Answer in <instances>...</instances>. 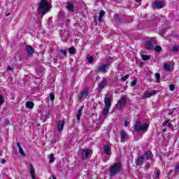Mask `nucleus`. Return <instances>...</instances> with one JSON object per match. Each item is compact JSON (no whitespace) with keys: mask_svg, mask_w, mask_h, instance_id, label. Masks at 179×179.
<instances>
[{"mask_svg":"<svg viewBox=\"0 0 179 179\" xmlns=\"http://www.w3.org/2000/svg\"><path fill=\"white\" fill-rule=\"evenodd\" d=\"M50 10V3L47 1V0H41L39 5H38V13L39 15H45L47 12Z\"/></svg>","mask_w":179,"mask_h":179,"instance_id":"obj_1","label":"nucleus"},{"mask_svg":"<svg viewBox=\"0 0 179 179\" xmlns=\"http://www.w3.org/2000/svg\"><path fill=\"white\" fill-rule=\"evenodd\" d=\"M149 128V124L148 123H143L141 122H136L134 125V131L137 132H146Z\"/></svg>","mask_w":179,"mask_h":179,"instance_id":"obj_2","label":"nucleus"},{"mask_svg":"<svg viewBox=\"0 0 179 179\" xmlns=\"http://www.w3.org/2000/svg\"><path fill=\"white\" fill-rule=\"evenodd\" d=\"M121 163L120 162L113 164L109 170L110 176H116V174H118V173H120V170H121Z\"/></svg>","mask_w":179,"mask_h":179,"instance_id":"obj_3","label":"nucleus"},{"mask_svg":"<svg viewBox=\"0 0 179 179\" xmlns=\"http://www.w3.org/2000/svg\"><path fill=\"white\" fill-rule=\"evenodd\" d=\"M88 96H89V89L85 88L78 95V100L79 101H83V100H85V99H86V97H87Z\"/></svg>","mask_w":179,"mask_h":179,"instance_id":"obj_4","label":"nucleus"},{"mask_svg":"<svg viewBox=\"0 0 179 179\" xmlns=\"http://www.w3.org/2000/svg\"><path fill=\"white\" fill-rule=\"evenodd\" d=\"M127 103V96H122L120 99V100L118 101L117 103L115 106V108L117 110H121L124 106H125Z\"/></svg>","mask_w":179,"mask_h":179,"instance_id":"obj_5","label":"nucleus"},{"mask_svg":"<svg viewBox=\"0 0 179 179\" xmlns=\"http://www.w3.org/2000/svg\"><path fill=\"white\" fill-rule=\"evenodd\" d=\"M103 152L106 155L104 162H107L108 160L110 159V156H111V148H110V145H104Z\"/></svg>","mask_w":179,"mask_h":179,"instance_id":"obj_6","label":"nucleus"},{"mask_svg":"<svg viewBox=\"0 0 179 179\" xmlns=\"http://www.w3.org/2000/svg\"><path fill=\"white\" fill-rule=\"evenodd\" d=\"M153 9H162V8H164V2L156 1L152 3Z\"/></svg>","mask_w":179,"mask_h":179,"instance_id":"obj_7","label":"nucleus"},{"mask_svg":"<svg viewBox=\"0 0 179 179\" xmlns=\"http://www.w3.org/2000/svg\"><path fill=\"white\" fill-rule=\"evenodd\" d=\"M108 80H110V78H103V80L101 81V83L98 85L99 89H100L101 90L102 89H104V87H106V85H107V83H108Z\"/></svg>","mask_w":179,"mask_h":179,"instance_id":"obj_8","label":"nucleus"},{"mask_svg":"<svg viewBox=\"0 0 179 179\" xmlns=\"http://www.w3.org/2000/svg\"><path fill=\"white\" fill-rule=\"evenodd\" d=\"M154 44H157V42H156V41L153 39H150V41L145 43V48L147 50H152V48H153L154 47Z\"/></svg>","mask_w":179,"mask_h":179,"instance_id":"obj_9","label":"nucleus"},{"mask_svg":"<svg viewBox=\"0 0 179 179\" xmlns=\"http://www.w3.org/2000/svg\"><path fill=\"white\" fill-rule=\"evenodd\" d=\"M107 69H108V66L107 64H102L97 69V72L99 73H106Z\"/></svg>","mask_w":179,"mask_h":179,"instance_id":"obj_10","label":"nucleus"},{"mask_svg":"<svg viewBox=\"0 0 179 179\" xmlns=\"http://www.w3.org/2000/svg\"><path fill=\"white\" fill-rule=\"evenodd\" d=\"M113 101V97L106 95L104 99L105 107H111V102Z\"/></svg>","mask_w":179,"mask_h":179,"instance_id":"obj_11","label":"nucleus"},{"mask_svg":"<svg viewBox=\"0 0 179 179\" xmlns=\"http://www.w3.org/2000/svg\"><path fill=\"white\" fill-rule=\"evenodd\" d=\"M25 50L27 53V57H30L34 54V48L30 45H27L25 48Z\"/></svg>","mask_w":179,"mask_h":179,"instance_id":"obj_12","label":"nucleus"},{"mask_svg":"<svg viewBox=\"0 0 179 179\" xmlns=\"http://www.w3.org/2000/svg\"><path fill=\"white\" fill-rule=\"evenodd\" d=\"M156 93V90H152L150 92H145L144 93V99H149L150 97H152V96H155Z\"/></svg>","mask_w":179,"mask_h":179,"instance_id":"obj_13","label":"nucleus"},{"mask_svg":"<svg viewBox=\"0 0 179 179\" xmlns=\"http://www.w3.org/2000/svg\"><path fill=\"white\" fill-rule=\"evenodd\" d=\"M90 155V150H83L82 159L83 160H86V159H87V157H89Z\"/></svg>","mask_w":179,"mask_h":179,"instance_id":"obj_14","label":"nucleus"},{"mask_svg":"<svg viewBox=\"0 0 179 179\" xmlns=\"http://www.w3.org/2000/svg\"><path fill=\"white\" fill-rule=\"evenodd\" d=\"M64 127H65V121L59 120L57 124V129L59 131H62L64 129Z\"/></svg>","mask_w":179,"mask_h":179,"instance_id":"obj_15","label":"nucleus"},{"mask_svg":"<svg viewBox=\"0 0 179 179\" xmlns=\"http://www.w3.org/2000/svg\"><path fill=\"white\" fill-rule=\"evenodd\" d=\"M143 157L144 159H152V157H153V154H152V152H150V151H147L144 153Z\"/></svg>","mask_w":179,"mask_h":179,"instance_id":"obj_16","label":"nucleus"},{"mask_svg":"<svg viewBox=\"0 0 179 179\" xmlns=\"http://www.w3.org/2000/svg\"><path fill=\"white\" fill-rule=\"evenodd\" d=\"M144 159H145L143 158V155L138 157L136 161V166H142V163H143Z\"/></svg>","mask_w":179,"mask_h":179,"instance_id":"obj_17","label":"nucleus"},{"mask_svg":"<svg viewBox=\"0 0 179 179\" xmlns=\"http://www.w3.org/2000/svg\"><path fill=\"white\" fill-rule=\"evenodd\" d=\"M83 110V106L82 108H80L76 114V117L78 119V121H80V117H82V111Z\"/></svg>","mask_w":179,"mask_h":179,"instance_id":"obj_18","label":"nucleus"},{"mask_svg":"<svg viewBox=\"0 0 179 179\" xmlns=\"http://www.w3.org/2000/svg\"><path fill=\"white\" fill-rule=\"evenodd\" d=\"M66 9L70 10V12H73L75 10V6H73V3L68 2L66 5Z\"/></svg>","mask_w":179,"mask_h":179,"instance_id":"obj_19","label":"nucleus"},{"mask_svg":"<svg viewBox=\"0 0 179 179\" xmlns=\"http://www.w3.org/2000/svg\"><path fill=\"white\" fill-rule=\"evenodd\" d=\"M30 174L32 179H36V176H34V174H36V171H34L33 165H30Z\"/></svg>","mask_w":179,"mask_h":179,"instance_id":"obj_20","label":"nucleus"},{"mask_svg":"<svg viewBox=\"0 0 179 179\" xmlns=\"http://www.w3.org/2000/svg\"><path fill=\"white\" fill-rule=\"evenodd\" d=\"M17 146L19 149V152L22 156H26V153H24V151L23 150V148L20 145V143H17Z\"/></svg>","mask_w":179,"mask_h":179,"instance_id":"obj_21","label":"nucleus"},{"mask_svg":"<svg viewBox=\"0 0 179 179\" xmlns=\"http://www.w3.org/2000/svg\"><path fill=\"white\" fill-rule=\"evenodd\" d=\"M27 108H29L30 110L34 108V103L32 101H27L25 104Z\"/></svg>","mask_w":179,"mask_h":179,"instance_id":"obj_22","label":"nucleus"},{"mask_svg":"<svg viewBox=\"0 0 179 179\" xmlns=\"http://www.w3.org/2000/svg\"><path fill=\"white\" fill-rule=\"evenodd\" d=\"M104 15H106V12L104 10H101L99 13V16L98 18L99 22H103V16H104Z\"/></svg>","mask_w":179,"mask_h":179,"instance_id":"obj_23","label":"nucleus"},{"mask_svg":"<svg viewBox=\"0 0 179 179\" xmlns=\"http://www.w3.org/2000/svg\"><path fill=\"white\" fill-rule=\"evenodd\" d=\"M120 136H121V140L122 141H125L127 138V133L124 130L120 131Z\"/></svg>","mask_w":179,"mask_h":179,"instance_id":"obj_24","label":"nucleus"},{"mask_svg":"<svg viewBox=\"0 0 179 179\" xmlns=\"http://www.w3.org/2000/svg\"><path fill=\"white\" fill-rule=\"evenodd\" d=\"M109 111H110V107L105 106V108H103V112H102L103 115H106L108 114Z\"/></svg>","mask_w":179,"mask_h":179,"instance_id":"obj_25","label":"nucleus"},{"mask_svg":"<svg viewBox=\"0 0 179 179\" xmlns=\"http://www.w3.org/2000/svg\"><path fill=\"white\" fill-rule=\"evenodd\" d=\"M162 126L171 128V123H170V120H166L165 122H163Z\"/></svg>","mask_w":179,"mask_h":179,"instance_id":"obj_26","label":"nucleus"},{"mask_svg":"<svg viewBox=\"0 0 179 179\" xmlns=\"http://www.w3.org/2000/svg\"><path fill=\"white\" fill-rule=\"evenodd\" d=\"M143 61H149L150 59V55H141Z\"/></svg>","mask_w":179,"mask_h":179,"instance_id":"obj_27","label":"nucleus"},{"mask_svg":"<svg viewBox=\"0 0 179 179\" xmlns=\"http://www.w3.org/2000/svg\"><path fill=\"white\" fill-rule=\"evenodd\" d=\"M164 69L165 71H166L167 72H170V71H171L170 65L168 64H165L164 65Z\"/></svg>","mask_w":179,"mask_h":179,"instance_id":"obj_28","label":"nucleus"},{"mask_svg":"<svg viewBox=\"0 0 179 179\" xmlns=\"http://www.w3.org/2000/svg\"><path fill=\"white\" fill-rule=\"evenodd\" d=\"M173 171L175 174H178L179 173V163L177 164L173 169Z\"/></svg>","mask_w":179,"mask_h":179,"instance_id":"obj_29","label":"nucleus"},{"mask_svg":"<svg viewBox=\"0 0 179 179\" xmlns=\"http://www.w3.org/2000/svg\"><path fill=\"white\" fill-rule=\"evenodd\" d=\"M87 59L89 64H92L93 62V61H94V57H93L92 56H89L87 57Z\"/></svg>","mask_w":179,"mask_h":179,"instance_id":"obj_30","label":"nucleus"},{"mask_svg":"<svg viewBox=\"0 0 179 179\" xmlns=\"http://www.w3.org/2000/svg\"><path fill=\"white\" fill-rule=\"evenodd\" d=\"M69 54H71V55L75 54V52H76L75 48L71 47V48H69Z\"/></svg>","mask_w":179,"mask_h":179,"instance_id":"obj_31","label":"nucleus"},{"mask_svg":"<svg viewBox=\"0 0 179 179\" xmlns=\"http://www.w3.org/2000/svg\"><path fill=\"white\" fill-rule=\"evenodd\" d=\"M155 78H156L157 83H159L160 82V73H156Z\"/></svg>","mask_w":179,"mask_h":179,"instance_id":"obj_32","label":"nucleus"},{"mask_svg":"<svg viewBox=\"0 0 179 179\" xmlns=\"http://www.w3.org/2000/svg\"><path fill=\"white\" fill-rule=\"evenodd\" d=\"M3 103H5V98L3 96H2V94H0V106H2Z\"/></svg>","mask_w":179,"mask_h":179,"instance_id":"obj_33","label":"nucleus"},{"mask_svg":"<svg viewBox=\"0 0 179 179\" xmlns=\"http://www.w3.org/2000/svg\"><path fill=\"white\" fill-rule=\"evenodd\" d=\"M155 50L156 52H160V51H162V46H160V45H156L155 48Z\"/></svg>","mask_w":179,"mask_h":179,"instance_id":"obj_34","label":"nucleus"},{"mask_svg":"<svg viewBox=\"0 0 179 179\" xmlns=\"http://www.w3.org/2000/svg\"><path fill=\"white\" fill-rule=\"evenodd\" d=\"M59 52L60 54H62L64 57H66V55L68 54V51L64 50V49H60Z\"/></svg>","mask_w":179,"mask_h":179,"instance_id":"obj_35","label":"nucleus"},{"mask_svg":"<svg viewBox=\"0 0 179 179\" xmlns=\"http://www.w3.org/2000/svg\"><path fill=\"white\" fill-rule=\"evenodd\" d=\"M55 158L54 157V154H51L50 156V163H54Z\"/></svg>","mask_w":179,"mask_h":179,"instance_id":"obj_36","label":"nucleus"},{"mask_svg":"<svg viewBox=\"0 0 179 179\" xmlns=\"http://www.w3.org/2000/svg\"><path fill=\"white\" fill-rule=\"evenodd\" d=\"M49 99H50L51 101H53V100H55V96L53 93L50 94Z\"/></svg>","mask_w":179,"mask_h":179,"instance_id":"obj_37","label":"nucleus"},{"mask_svg":"<svg viewBox=\"0 0 179 179\" xmlns=\"http://www.w3.org/2000/svg\"><path fill=\"white\" fill-rule=\"evenodd\" d=\"M178 48H179L178 46H173V48H172V51H173V52H177V51H178Z\"/></svg>","mask_w":179,"mask_h":179,"instance_id":"obj_38","label":"nucleus"},{"mask_svg":"<svg viewBox=\"0 0 179 179\" xmlns=\"http://www.w3.org/2000/svg\"><path fill=\"white\" fill-rule=\"evenodd\" d=\"M169 89H170L171 92H173V91H174V89H176V86L173 84H171L169 85Z\"/></svg>","mask_w":179,"mask_h":179,"instance_id":"obj_39","label":"nucleus"},{"mask_svg":"<svg viewBox=\"0 0 179 179\" xmlns=\"http://www.w3.org/2000/svg\"><path fill=\"white\" fill-rule=\"evenodd\" d=\"M115 23H121V18L120 17H116L115 19Z\"/></svg>","mask_w":179,"mask_h":179,"instance_id":"obj_40","label":"nucleus"},{"mask_svg":"<svg viewBox=\"0 0 179 179\" xmlns=\"http://www.w3.org/2000/svg\"><path fill=\"white\" fill-rule=\"evenodd\" d=\"M128 78H129V75L127 74L126 76L122 78V80H123V82H125L127 79H128Z\"/></svg>","mask_w":179,"mask_h":179,"instance_id":"obj_41","label":"nucleus"},{"mask_svg":"<svg viewBox=\"0 0 179 179\" xmlns=\"http://www.w3.org/2000/svg\"><path fill=\"white\" fill-rule=\"evenodd\" d=\"M159 177H160V170H157V174L155 176V178H159Z\"/></svg>","mask_w":179,"mask_h":179,"instance_id":"obj_42","label":"nucleus"},{"mask_svg":"<svg viewBox=\"0 0 179 179\" xmlns=\"http://www.w3.org/2000/svg\"><path fill=\"white\" fill-rule=\"evenodd\" d=\"M136 80H133V81L131 82V86L132 87H134V86H136Z\"/></svg>","mask_w":179,"mask_h":179,"instance_id":"obj_43","label":"nucleus"},{"mask_svg":"<svg viewBox=\"0 0 179 179\" xmlns=\"http://www.w3.org/2000/svg\"><path fill=\"white\" fill-rule=\"evenodd\" d=\"M54 143H57V140H56V138H53V139L51 141L50 144L52 145V144H54Z\"/></svg>","mask_w":179,"mask_h":179,"instance_id":"obj_44","label":"nucleus"},{"mask_svg":"<svg viewBox=\"0 0 179 179\" xmlns=\"http://www.w3.org/2000/svg\"><path fill=\"white\" fill-rule=\"evenodd\" d=\"M57 17H58L59 20H62V15L59 14V15H57Z\"/></svg>","mask_w":179,"mask_h":179,"instance_id":"obj_45","label":"nucleus"},{"mask_svg":"<svg viewBox=\"0 0 179 179\" xmlns=\"http://www.w3.org/2000/svg\"><path fill=\"white\" fill-rule=\"evenodd\" d=\"M4 124L5 125H8V124H9V120H4Z\"/></svg>","mask_w":179,"mask_h":179,"instance_id":"obj_46","label":"nucleus"},{"mask_svg":"<svg viewBox=\"0 0 179 179\" xmlns=\"http://www.w3.org/2000/svg\"><path fill=\"white\" fill-rule=\"evenodd\" d=\"M128 124H129L128 121H124V127H128Z\"/></svg>","mask_w":179,"mask_h":179,"instance_id":"obj_47","label":"nucleus"},{"mask_svg":"<svg viewBox=\"0 0 179 179\" xmlns=\"http://www.w3.org/2000/svg\"><path fill=\"white\" fill-rule=\"evenodd\" d=\"M8 71H13V69H12V67H10V66H8Z\"/></svg>","mask_w":179,"mask_h":179,"instance_id":"obj_48","label":"nucleus"},{"mask_svg":"<svg viewBox=\"0 0 179 179\" xmlns=\"http://www.w3.org/2000/svg\"><path fill=\"white\" fill-rule=\"evenodd\" d=\"M49 179H57V178H55V176H51L50 178H49Z\"/></svg>","mask_w":179,"mask_h":179,"instance_id":"obj_49","label":"nucleus"},{"mask_svg":"<svg viewBox=\"0 0 179 179\" xmlns=\"http://www.w3.org/2000/svg\"><path fill=\"white\" fill-rule=\"evenodd\" d=\"M5 162H6L5 159H1L0 162H1L2 164H3V163H5Z\"/></svg>","mask_w":179,"mask_h":179,"instance_id":"obj_50","label":"nucleus"},{"mask_svg":"<svg viewBox=\"0 0 179 179\" xmlns=\"http://www.w3.org/2000/svg\"><path fill=\"white\" fill-rule=\"evenodd\" d=\"M54 62H55V63H57V62H58V59H57V58H55V59H54Z\"/></svg>","mask_w":179,"mask_h":179,"instance_id":"obj_51","label":"nucleus"},{"mask_svg":"<svg viewBox=\"0 0 179 179\" xmlns=\"http://www.w3.org/2000/svg\"><path fill=\"white\" fill-rule=\"evenodd\" d=\"M173 113H174V111H170V112L169 113V115H171V114H173Z\"/></svg>","mask_w":179,"mask_h":179,"instance_id":"obj_52","label":"nucleus"},{"mask_svg":"<svg viewBox=\"0 0 179 179\" xmlns=\"http://www.w3.org/2000/svg\"><path fill=\"white\" fill-rule=\"evenodd\" d=\"M167 131V129H164V132H166Z\"/></svg>","mask_w":179,"mask_h":179,"instance_id":"obj_53","label":"nucleus"},{"mask_svg":"<svg viewBox=\"0 0 179 179\" xmlns=\"http://www.w3.org/2000/svg\"><path fill=\"white\" fill-rule=\"evenodd\" d=\"M141 0H136V2H141Z\"/></svg>","mask_w":179,"mask_h":179,"instance_id":"obj_54","label":"nucleus"},{"mask_svg":"<svg viewBox=\"0 0 179 179\" xmlns=\"http://www.w3.org/2000/svg\"><path fill=\"white\" fill-rule=\"evenodd\" d=\"M9 15H10L9 13H8V14H7V16H9Z\"/></svg>","mask_w":179,"mask_h":179,"instance_id":"obj_55","label":"nucleus"},{"mask_svg":"<svg viewBox=\"0 0 179 179\" xmlns=\"http://www.w3.org/2000/svg\"><path fill=\"white\" fill-rule=\"evenodd\" d=\"M0 156H1V152H0Z\"/></svg>","mask_w":179,"mask_h":179,"instance_id":"obj_56","label":"nucleus"}]
</instances>
